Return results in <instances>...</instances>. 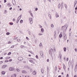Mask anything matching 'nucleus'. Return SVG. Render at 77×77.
<instances>
[{
  "label": "nucleus",
  "mask_w": 77,
  "mask_h": 77,
  "mask_svg": "<svg viewBox=\"0 0 77 77\" xmlns=\"http://www.w3.org/2000/svg\"><path fill=\"white\" fill-rule=\"evenodd\" d=\"M53 49H50L49 51V53L50 54L51 56H52L53 55Z\"/></svg>",
  "instance_id": "nucleus-1"
},
{
  "label": "nucleus",
  "mask_w": 77,
  "mask_h": 77,
  "mask_svg": "<svg viewBox=\"0 0 77 77\" xmlns=\"http://www.w3.org/2000/svg\"><path fill=\"white\" fill-rule=\"evenodd\" d=\"M29 21L31 24H32L33 23V18H32L30 17L29 18Z\"/></svg>",
  "instance_id": "nucleus-2"
},
{
  "label": "nucleus",
  "mask_w": 77,
  "mask_h": 77,
  "mask_svg": "<svg viewBox=\"0 0 77 77\" xmlns=\"http://www.w3.org/2000/svg\"><path fill=\"white\" fill-rule=\"evenodd\" d=\"M18 60H23V58L21 57H18Z\"/></svg>",
  "instance_id": "nucleus-3"
},
{
  "label": "nucleus",
  "mask_w": 77,
  "mask_h": 77,
  "mask_svg": "<svg viewBox=\"0 0 77 77\" xmlns=\"http://www.w3.org/2000/svg\"><path fill=\"white\" fill-rule=\"evenodd\" d=\"M40 55L42 56V57H43L44 56V54L43 53V52L42 51H40Z\"/></svg>",
  "instance_id": "nucleus-4"
},
{
  "label": "nucleus",
  "mask_w": 77,
  "mask_h": 77,
  "mask_svg": "<svg viewBox=\"0 0 77 77\" xmlns=\"http://www.w3.org/2000/svg\"><path fill=\"white\" fill-rule=\"evenodd\" d=\"M14 68H13V67H10L9 68V70L10 71H14Z\"/></svg>",
  "instance_id": "nucleus-5"
},
{
  "label": "nucleus",
  "mask_w": 77,
  "mask_h": 77,
  "mask_svg": "<svg viewBox=\"0 0 77 77\" xmlns=\"http://www.w3.org/2000/svg\"><path fill=\"white\" fill-rule=\"evenodd\" d=\"M66 26H67V27H68V25H66V24H65V25H64V26H62V29H63V27H66Z\"/></svg>",
  "instance_id": "nucleus-6"
},
{
  "label": "nucleus",
  "mask_w": 77,
  "mask_h": 77,
  "mask_svg": "<svg viewBox=\"0 0 77 77\" xmlns=\"http://www.w3.org/2000/svg\"><path fill=\"white\" fill-rule=\"evenodd\" d=\"M74 70L75 72H76V71H77V64H76L75 65V67L74 69Z\"/></svg>",
  "instance_id": "nucleus-7"
},
{
  "label": "nucleus",
  "mask_w": 77,
  "mask_h": 77,
  "mask_svg": "<svg viewBox=\"0 0 77 77\" xmlns=\"http://www.w3.org/2000/svg\"><path fill=\"white\" fill-rule=\"evenodd\" d=\"M29 62H31V63H33V64H35V63L33 62V61L32 60H29Z\"/></svg>",
  "instance_id": "nucleus-8"
},
{
  "label": "nucleus",
  "mask_w": 77,
  "mask_h": 77,
  "mask_svg": "<svg viewBox=\"0 0 77 77\" xmlns=\"http://www.w3.org/2000/svg\"><path fill=\"white\" fill-rule=\"evenodd\" d=\"M12 3H13V5H14V4H15H15H16L15 1V0H13Z\"/></svg>",
  "instance_id": "nucleus-9"
},
{
  "label": "nucleus",
  "mask_w": 77,
  "mask_h": 77,
  "mask_svg": "<svg viewBox=\"0 0 77 77\" xmlns=\"http://www.w3.org/2000/svg\"><path fill=\"white\" fill-rule=\"evenodd\" d=\"M59 14H57V13L56 14V18H58L59 17Z\"/></svg>",
  "instance_id": "nucleus-10"
},
{
  "label": "nucleus",
  "mask_w": 77,
  "mask_h": 77,
  "mask_svg": "<svg viewBox=\"0 0 77 77\" xmlns=\"http://www.w3.org/2000/svg\"><path fill=\"white\" fill-rule=\"evenodd\" d=\"M22 73H23V74H26V72L24 70H22Z\"/></svg>",
  "instance_id": "nucleus-11"
},
{
  "label": "nucleus",
  "mask_w": 77,
  "mask_h": 77,
  "mask_svg": "<svg viewBox=\"0 0 77 77\" xmlns=\"http://www.w3.org/2000/svg\"><path fill=\"white\" fill-rule=\"evenodd\" d=\"M32 73L33 75H36V71H34Z\"/></svg>",
  "instance_id": "nucleus-12"
},
{
  "label": "nucleus",
  "mask_w": 77,
  "mask_h": 77,
  "mask_svg": "<svg viewBox=\"0 0 77 77\" xmlns=\"http://www.w3.org/2000/svg\"><path fill=\"white\" fill-rule=\"evenodd\" d=\"M29 13H30V15L32 17H33V14H32V13H31L30 11H29Z\"/></svg>",
  "instance_id": "nucleus-13"
},
{
  "label": "nucleus",
  "mask_w": 77,
  "mask_h": 77,
  "mask_svg": "<svg viewBox=\"0 0 77 77\" xmlns=\"http://www.w3.org/2000/svg\"><path fill=\"white\" fill-rule=\"evenodd\" d=\"M8 6V7H11V6H12V5H11L9 3L7 5Z\"/></svg>",
  "instance_id": "nucleus-14"
},
{
  "label": "nucleus",
  "mask_w": 77,
  "mask_h": 77,
  "mask_svg": "<svg viewBox=\"0 0 77 77\" xmlns=\"http://www.w3.org/2000/svg\"><path fill=\"white\" fill-rule=\"evenodd\" d=\"M6 65H4L2 66V68H3V69H5V68H6Z\"/></svg>",
  "instance_id": "nucleus-15"
},
{
  "label": "nucleus",
  "mask_w": 77,
  "mask_h": 77,
  "mask_svg": "<svg viewBox=\"0 0 77 77\" xmlns=\"http://www.w3.org/2000/svg\"><path fill=\"white\" fill-rule=\"evenodd\" d=\"M66 37L65 35L64 36V40H66Z\"/></svg>",
  "instance_id": "nucleus-16"
},
{
  "label": "nucleus",
  "mask_w": 77,
  "mask_h": 77,
  "mask_svg": "<svg viewBox=\"0 0 77 77\" xmlns=\"http://www.w3.org/2000/svg\"><path fill=\"white\" fill-rule=\"evenodd\" d=\"M41 72L42 74L44 73V69H42L41 70Z\"/></svg>",
  "instance_id": "nucleus-17"
},
{
  "label": "nucleus",
  "mask_w": 77,
  "mask_h": 77,
  "mask_svg": "<svg viewBox=\"0 0 77 77\" xmlns=\"http://www.w3.org/2000/svg\"><path fill=\"white\" fill-rule=\"evenodd\" d=\"M48 17H50V19H51V18H52L51 16V14H49Z\"/></svg>",
  "instance_id": "nucleus-18"
},
{
  "label": "nucleus",
  "mask_w": 77,
  "mask_h": 77,
  "mask_svg": "<svg viewBox=\"0 0 77 77\" xmlns=\"http://www.w3.org/2000/svg\"><path fill=\"white\" fill-rule=\"evenodd\" d=\"M54 38L56 39V33H55L54 34Z\"/></svg>",
  "instance_id": "nucleus-19"
},
{
  "label": "nucleus",
  "mask_w": 77,
  "mask_h": 77,
  "mask_svg": "<svg viewBox=\"0 0 77 77\" xmlns=\"http://www.w3.org/2000/svg\"><path fill=\"white\" fill-rule=\"evenodd\" d=\"M62 35L60 34L59 35V38H62Z\"/></svg>",
  "instance_id": "nucleus-20"
},
{
  "label": "nucleus",
  "mask_w": 77,
  "mask_h": 77,
  "mask_svg": "<svg viewBox=\"0 0 77 77\" xmlns=\"http://www.w3.org/2000/svg\"><path fill=\"white\" fill-rule=\"evenodd\" d=\"M63 49L64 51H66V48L64 47V48Z\"/></svg>",
  "instance_id": "nucleus-21"
},
{
  "label": "nucleus",
  "mask_w": 77,
  "mask_h": 77,
  "mask_svg": "<svg viewBox=\"0 0 77 77\" xmlns=\"http://www.w3.org/2000/svg\"><path fill=\"white\" fill-rule=\"evenodd\" d=\"M11 77H16V75L15 74L13 75L12 76H11Z\"/></svg>",
  "instance_id": "nucleus-22"
},
{
  "label": "nucleus",
  "mask_w": 77,
  "mask_h": 77,
  "mask_svg": "<svg viewBox=\"0 0 77 77\" xmlns=\"http://www.w3.org/2000/svg\"><path fill=\"white\" fill-rule=\"evenodd\" d=\"M20 23H23V20H20Z\"/></svg>",
  "instance_id": "nucleus-23"
},
{
  "label": "nucleus",
  "mask_w": 77,
  "mask_h": 77,
  "mask_svg": "<svg viewBox=\"0 0 77 77\" xmlns=\"http://www.w3.org/2000/svg\"><path fill=\"white\" fill-rule=\"evenodd\" d=\"M57 66H56L55 67V71H57Z\"/></svg>",
  "instance_id": "nucleus-24"
},
{
  "label": "nucleus",
  "mask_w": 77,
  "mask_h": 77,
  "mask_svg": "<svg viewBox=\"0 0 77 77\" xmlns=\"http://www.w3.org/2000/svg\"><path fill=\"white\" fill-rule=\"evenodd\" d=\"M39 26L40 28H42V26H41V25L40 24L38 25Z\"/></svg>",
  "instance_id": "nucleus-25"
},
{
  "label": "nucleus",
  "mask_w": 77,
  "mask_h": 77,
  "mask_svg": "<svg viewBox=\"0 0 77 77\" xmlns=\"http://www.w3.org/2000/svg\"><path fill=\"white\" fill-rule=\"evenodd\" d=\"M2 74H5V72L3 71L2 72Z\"/></svg>",
  "instance_id": "nucleus-26"
},
{
  "label": "nucleus",
  "mask_w": 77,
  "mask_h": 77,
  "mask_svg": "<svg viewBox=\"0 0 77 77\" xmlns=\"http://www.w3.org/2000/svg\"><path fill=\"white\" fill-rule=\"evenodd\" d=\"M65 8L66 9V8H67V5H66V4H65Z\"/></svg>",
  "instance_id": "nucleus-27"
},
{
  "label": "nucleus",
  "mask_w": 77,
  "mask_h": 77,
  "mask_svg": "<svg viewBox=\"0 0 77 77\" xmlns=\"http://www.w3.org/2000/svg\"><path fill=\"white\" fill-rule=\"evenodd\" d=\"M63 69H65V64H63Z\"/></svg>",
  "instance_id": "nucleus-28"
},
{
  "label": "nucleus",
  "mask_w": 77,
  "mask_h": 77,
  "mask_svg": "<svg viewBox=\"0 0 77 77\" xmlns=\"http://www.w3.org/2000/svg\"><path fill=\"white\" fill-rule=\"evenodd\" d=\"M18 18H19V17H18L17 19V23H18V22H19V20H18Z\"/></svg>",
  "instance_id": "nucleus-29"
},
{
  "label": "nucleus",
  "mask_w": 77,
  "mask_h": 77,
  "mask_svg": "<svg viewBox=\"0 0 77 77\" xmlns=\"http://www.w3.org/2000/svg\"><path fill=\"white\" fill-rule=\"evenodd\" d=\"M58 8H60V4H59L58 5Z\"/></svg>",
  "instance_id": "nucleus-30"
},
{
  "label": "nucleus",
  "mask_w": 77,
  "mask_h": 77,
  "mask_svg": "<svg viewBox=\"0 0 77 77\" xmlns=\"http://www.w3.org/2000/svg\"><path fill=\"white\" fill-rule=\"evenodd\" d=\"M59 56H60V59H61L62 57V55H60V54H59Z\"/></svg>",
  "instance_id": "nucleus-31"
},
{
  "label": "nucleus",
  "mask_w": 77,
  "mask_h": 77,
  "mask_svg": "<svg viewBox=\"0 0 77 77\" xmlns=\"http://www.w3.org/2000/svg\"><path fill=\"white\" fill-rule=\"evenodd\" d=\"M10 33H9V32H7L6 33L7 35H10Z\"/></svg>",
  "instance_id": "nucleus-32"
},
{
  "label": "nucleus",
  "mask_w": 77,
  "mask_h": 77,
  "mask_svg": "<svg viewBox=\"0 0 77 77\" xmlns=\"http://www.w3.org/2000/svg\"><path fill=\"white\" fill-rule=\"evenodd\" d=\"M61 6H63V3L62 2V3L61 4Z\"/></svg>",
  "instance_id": "nucleus-33"
},
{
  "label": "nucleus",
  "mask_w": 77,
  "mask_h": 77,
  "mask_svg": "<svg viewBox=\"0 0 77 77\" xmlns=\"http://www.w3.org/2000/svg\"><path fill=\"white\" fill-rule=\"evenodd\" d=\"M8 54V55H10V54H11V52H9Z\"/></svg>",
  "instance_id": "nucleus-34"
},
{
  "label": "nucleus",
  "mask_w": 77,
  "mask_h": 77,
  "mask_svg": "<svg viewBox=\"0 0 77 77\" xmlns=\"http://www.w3.org/2000/svg\"><path fill=\"white\" fill-rule=\"evenodd\" d=\"M41 31H42V32H44V29L42 28L41 29Z\"/></svg>",
  "instance_id": "nucleus-35"
},
{
  "label": "nucleus",
  "mask_w": 77,
  "mask_h": 77,
  "mask_svg": "<svg viewBox=\"0 0 77 77\" xmlns=\"http://www.w3.org/2000/svg\"><path fill=\"white\" fill-rule=\"evenodd\" d=\"M3 63V61H0V64H2V63Z\"/></svg>",
  "instance_id": "nucleus-36"
},
{
  "label": "nucleus",
  "mask_w": 77,
  "mask_h": 77,
  "mask_svg": "<svg viewBox=\"0 0 77 77\" xmlns=\"http://www.w3.org/2000/svg\"><path fill=\"white\" fill-rule=\"evenodd\" d=\"M53 27H54V25H53V24H52L51 25V27L53 28Z\"/></svg>",
  "instance_id": "nucleus-37"
},
{
  "label": "nucleus",
  "mask_w": 77,
  "mask_h": 77,
  "mask_svg": "<svg viewBox=\"0 0 77 77\" xmlns=\"http://www.w3.org/2000/svg\"><path fill=\"white\" fill-rule=\"evenodd\" d=\"M54 51H56V48H55V47L54 48Z\"/></svg>",
  "instance_id": "nucleus-38"
},
{
  "label": "nucleus",
  "mask_w": 77,
  "mask_h": 77,
  "mask_svg": "<svg viewBox=\"0 0 77 77\" xmlns=\"http://www.w3.org/2000/svg\"><path fill=\"white\" fill-rule=\"evenodd\" d=\"M38 8H35V11H38Z\"/></svg>",
  "instance_id": "nucleus-39"
},
{
  "label": "nucleus",
  "mask_w": 77,
  "mask_h": 77,
  "mask_svg": "<svg viewBox=\"0 0 77 77\" xmlns=\"http://www.w3.org/2000/svg\"><path fill=\"white\" fill-rule=\"evenodd\" d=\"M17 38H18V37H15V38H14V40H15V39H17Z\"/></svg>",
  "instance_id": "nucleus-40"
},
{
  "label": "nucleus",
  "mask_w": 77,
  "mask_h": 77,
  "mask_svg": "<svg viewBox=\"0 0 77 77\" xmlns=\"http://www.w3.org/2000/svg\"><path fill=\"white\" fill-rule=\"evenodd\" d=\"M17 70L18 71V72H19L20 71V69H17Z\"/></svg>",
  "instance_id": "nucleus-41"
},
{
  "label": "nucleus",
  "mask_w": 77,
  "mask_h": 77,
  "mask_svg": "<svg viewBox=\"0 0 77 77\" xmlns=\"http://www.w3.org/2000/svg\"><path fill=\"white\" fill-rule=\"evenodd\" d=\"M24 46L23 45H21V46H20V47H21V48H24Z\"/></svg>",
  "instance_id": "nucleus-42"
},
{
  "label": "nucleus",
  "mask_w": 77,
  "mask_h": 77,
  "mask_svg": "<svg viewBox=\"0 0 77 77\" xmlns=\"http://www.w3.org/2000/svg\"><path fill=\"white\" fill-rule=\"evenodd\" d=\"M28 33H29V35H31V33L29 31Z\"/></svg>",
  "instance_id": "nucleus-43"
},
{
  "label": "nucleus",
  "mask_w": 77,
  "mask_h": 77,
  "mask_svg": "<svg viewBox=\"0 0 77 77\" xmlns=\"http://www.w3.org/2000/svg\"><path fill=\"white\" fill-rule=\"evenodd\" d=\"M47 62H49V61H50V60H49V59H48L47 60Z\"/></svg>",
  "instance_id": "nucleus-44"
},
{
  "label": "nucleus",
  "mask_w": 77,
  "mask_h": 77,
  "mask_svg": "<svg viewBox=\"0 0 77 77\" xmlns=\"http://www.w3.org/2000/svg\"><path fill=\"white\" fill-rule=\"evenodd\" d=\"M17 41H18V42L19 41H20V39H17Z\"/></svg>",
  "instance_id": "nucleus-45"
},
{
  "label": "nucleus",
  "mask_w": 77,
  "mask_h": 77,
  "mask_svg": "<svg viewBox=\"0 0 77 77\" xmlns=\"http://www.w3.org/2000/svg\"><path fill=\"white\" fill-rule=\"evenodd\" d=\"M42 35V34H41V33H39L38 34V35H39L40 36H41V35Z\"/></svg>",
  "instance_id": "nucleus-46"
},
{
  "label": "nucleus",
  "mask_w": 77,
  "mask_h": 77,
  "mask_svg": "<svg viewBox=\"0 0 77 77\" xmlns=\"http://www.w3.org/2000/svg\"><path fill=\"white\" fill-rule=\"evenodd\" d=\"M35 57L37 59H38V55H36Z\"/></svg>",
  "instance_id": "nucleus-47"
},
{
  "label": "nucleus",
  "mask_w": 77,
  "mask_h": 77,
  "mask_svg": "<svg viewBox=\"0 0 77 77\" xmlns=\"http://www.w3.org/2000/svg\"><path fill=\"white\" fill-rule=\"evenodd\" d=\"M9 24H10L11 25H13V23H10Z\"/></svg>",
  "instance_id": "nucleus-48"
},
{
  "label": "nucleus",
  "mask_w": 77,
  "mask_h": 77,
  "mask_svg": "<svg viewBox=\"0 0 77 77\" xmlns=\"http://www.w3.org/2000/svg\"><path fill=\"white\" fill-rule=\"evenodd\" d=\"M75 4L76 5V4L77 3V1H75L74 2Z\"/></svg>",
  "instance_id": "nucleus-49"
},
{
  "label": "nucleus",
  "mask_w": 77,
  "mask_h": 77,
  "mask_svg": "<svg viewBox=\"0 0 77 77\" xmlns=\"http://www.w3.org/2000/svg\"><path fill=\"white\" fill-rule=\"evenodd\" d=\"M12 60V59H10L9 60V62H11V61Z\"/></svg>",
  "instance_id": "nucleus-50"
},
{
  "label": "nucleus",
  "mask_w": 77,
  "mask_h": 77,
  "mask_svg": "<svg viewBox=\"0 0 77 77\" xmlns=\"http://www.w3.org/2000/svg\"><path fill=\"white\" fill-rule=\"evenodd\" d=\"M39 45V46H42V43H40Z\"/></svg>",
  "instance_id": "nucleus-51"
},
{
  "label": "nucleus",
  "mask_w": 77,
  "mask_h": 77,
  "mask_svg": "<svg viewBox=\"0 0 77 77\" xmlns=\"http://www.w3.org/2000/svg\"><path fill=\"white\" fill-rule=\"evenodd\" d=\"M47 71H48V69H49V68H48V66H47Z\"/></svg>",
  "instance_id": "nucleus-52"
},
{
  "label": "nucleus",
  "mask_w": 77,
  "mask_h": 77,
  "mask_svg": "<svg viewBox=\"0 0 77 77\" xmlns=\"http://www.w3.org/2000/svg\"><path fill=\"white\" fill-rule=\"evenodd\" d=\"M66 61H68V60H69V58H67V59H66Z\"/></svg>",
  "instance_id": "nucleus-53"
},
{
  "label": "nucleus",
  "mask_w": 77,
  "mask_h": 77,
  "mask_svg": "<svg viewBox=\"0 0 77 77\" xmlns=\"http://www.w3.org/2000/svg\"><path fill=\"white\" fill-rule=\"evenodd\" d=\"M6 59L7 60H8V59H9V57H6Z\"/></svg>",
  "instance_id": "nucleus-54"
},
{
  "label": "nucleus",
  "mask_w": 77,
  "mask_h": 77,
  "mask_svg": "<svg viewBox=\"0 0 77 77\" xmlns=\"http://www.w3.org/2000/svg\"><path fill=\"white\" fill-rule=\"evenodd\" d=\"M5 62H9V61L8 60H6L5 61Z\"/></svg>",
  "instance_id": "nucleus-55"
},
{
  "label": "nucleus",
  "mask_w": 77,
  "mask_h": 77,
  "mask_svg": "<svg viewBox=\"0 0 77 77\" xmlns=\"http://www.w3.org/2000/svg\"><path fill=\"white\" fill-rule=\"evenodd\" d=\"M13 21H15V18H14L13 19Z\"/></svg>",
  "instance_id": "nucleus-56"
},
{
  "label": "nucleus",
  "mask_w": 77,
  "mask_h": 77,
  "mask_svg": "<svg viewBox=\"0 0 77 77\" xmlns=\"http://www.w3.org/2000/svg\"><path fill=\"white\" fill-rule=\"evenodd\" d=\"M66 77H69V75H68V74H67V75L66 76Z\"/></svg>",
  "instance_id": "nucleus-57"
},
{
  "label": "nucleus",
  "mask_w": 77,
  "mask_h": 77,
  "mask_svg": "<svg viewBox=\"0 0 77 77\" xmlns=\"http://www.w3.org/2000/svg\"><path fill=\"white\" fill-rule=\"evenodd\" d=\"M14 45H13V46H11V48H14Z\"/></svg>",
  "instance_id": "nucleus-58"
},
{
  "label": "nucleus",
  "mask_w": 77,
  "mask_h": 77,
  "mask_svg": "<svg viewBox=\"0 0 77 77\" xmlns=\"http://www.w3.org/2000/svg\"><path fill=\"white\" fill-rule=\"evenodd\" d=\"M12 8L11 7L9 8L10 10H12Z\"/></svg>",
  "instance_id": "nucleus-59"
},
{
  "label": "nucleus",
  "mask_w": 77,
  "mask_h": 77,
  "mask_svg": "<svg viewBox=\"0 0 77 77\" xmlns=\"http://www.w3.org/2000/svg\"><path fill=\"white\" fill-rule=\"evenodd\" d=\"M10 43H11V42L10 41H9L8 42V44H10Z\"/></svg>",
  "instance_id": "nucleus-60"
},
{
  "label": "nucleus",
  "mask_w": 77,
  "mask_h": 77,
  "mask_svg": "<svg viewBox=\"0 0 77 77\" xmlns=\"http://www.w3.org/2000/svg\"><path fill=\"white\" fill-rule=\"evenodd\" d=\"M30 71L31 72H32V71H33L32 70V69H30Z\"/></svg>",
  "instance_id": "nucleus-61"
},
{
  "label": "nucleus",
  "mask_w": 77,
  "mask_h": 77,
  "mask_svg": "<svg viewBox=\"0 0 77 77\" xmlns=\"http://www.w3.org/2000/svg\"><path fill=\"white\" fill-rule=\"evenodd\" d=\"M6 2H7L6 0H4V3H6Z\"/></svg>",
  "instance_id": "nucleus-62"
},
{
  "label": "nucleus",
  "mask_w": 77,
  "mask_h": 77,
  "mask_svg": "<svg viewBox=\"0 0 77 77\" xmlns=\"http://www.w3.org/2000/svg\"><path fill=\"white\" fill-rule=\"evenodd\" d=\"M23 63H26V61H23Z\"/></svg>",
  "instance_id": "nucleus-63"
},
{
  "label": "nucleus",
  "mask_w": 77,
  "mask_h": 77,
  "mask_svg": "<svg viewBox=\"0 0 77 77\" xmlns=\"http://www.w3.org/2000/svg\"><path fill=\"white\" fill-rule=\"evenodd\" d=\"M74 77H77V75H74Z\"/></svg>",
  "instance_id": "nucleus-64"
}]
</instances>
